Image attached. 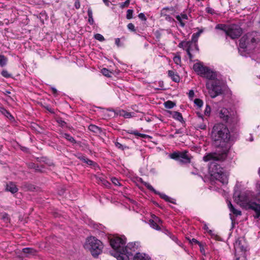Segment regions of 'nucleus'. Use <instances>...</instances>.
Segmentation results:
<instances>
[{
    "label": "nucleus",
    "instance_id": "obj_1",
    "mask_svg": "<svg viewBox=\"0 0 260 260\" xmlns=\"http://www.w3.org/2000/svg\"><path fill=\"white\" fill-rule=\"evenodd\" d=\"M109 241L113 249L111 254L117 260H129L130 257L139 250L140 247L138 242H130L125 246L126 239L124 236H110Z\"/></svg>",
    "mask_w": 260,
    "mask_h": 260
},
{
    "label": "nucleus",
    "instance_id": "obj_2",
    "mask_svg": "<svg viewBox=\"0 0 260 260\" xmlns=\"http://www.w3.org/2000/svg\"><path fill=\"white\" fill-rule=\"evenodd\" d=\"M237 187H235L233 195L234 201L242 207L253 210L255 213L254 218H258L260 216V204L254 202L253 192L250 190L240 191L237 189Z\"/></svg>",
    "mask_w": 260,
    "mask_h": 260
},
{
    "label": "nucleus",
    "instance_id": "obj_3",
    "mask_svg": "<svg viewBox=\"0 0 260 260\" xmlns=\"http://www.w3.org/2000/svg\"><path fill=\"white\" fill-rule=\"evenodd\" d=\"M201 77L207 80L206 87L211 98H214L221 94V82L216 72L207 67Z\"/></svg>",
    "mask_w": 260,
    "mask_h": 260
},
{
    "label": "nucleus",
    "instance_id": "obj_4",
    "mask_svg": "<svg viewBox=\"0 0 260 260\" xmlns=\"http://www.w3.org/2000/svg\"><path fill=\"white\" fill-rule=\"evenodd\" d=\"M211 137L214 141L219 142L220 145H221V143H224L226 147L229 146L228 143L231 141V138L229 129L224 124L222 123L215 124L212 131Z\"/></svg>",
    "mask_w": 260,
    "mask_h": 260
},
{
    "label": "nucleus",
    "instance_id": "obj_5",
    "mask_svg": "<svg viewBox=\"0 0 260 260\" xmlns=\"http://www.w3.org/2000/svg\"><path fill=\"white\" fill-rule=\"evenodd\" d=\"M256 32L247 33L240 40L239 52L242 56H246L252 52L256 44Z\"/></svg>",
    "mask_w": 260,
    "mask_h": 260
},
{
    "label": "nucleus",
    "instance_id": "obj_6",
    "mask_svg": "<svg viewBox=\"0 0 260 260\" xmlns=\"http://www.w3.org/2000/svg\"><path fill=\"white\" fill-rule=\"evenodd\" d=\"M209 172L211 178L218 181L222 184L228 182V175L223 169L216 162H211L209 167Z\"/></svg>",
    "mask_w": 260,
    "mask_h": 260
},
{
    "label": "nucleus",
    "instance_id": "obj_7",
    "mask_svg": "<svg viewBox=\"0 0 260 260\" xmlns=\"http://www.w3.org/2000/svg\"><path fill=\"white\" fill-rule=\"evenodd\" d=\"M84 247L89 250L91 254L95 257L102 252L103 245L99 240L95 237H90L86 239Z\"/></svg>",
    "mask_w": 260,
    "mask_h": 260
},
{
    "label": "nucleus",
    "instance_id": "obj_8",
    "mask_svg": "<svg viewBox=\"0 0 260 260\" xmlns=\"http://www.w3.org/2000/svg\"><path fill=\"white\" fill-rule=\"evenodd\" d=\"M203 30L202 29H200L197 32L194 33L192 35L191 41H183L179 44V47L180 48H183L186 51L187 53L190 58L192 57L191 51H193V50H198L197 43L200 36L203 32Z\"/></svg>",
    "mask_w": 260,
    "mask_h": 260
},
{
    "label": "nucleus",
    "instance_id": "obj_9",
    "mask_svg": "<svg viewBox=\"0 0 260 260\" xmlns=\"http://www.w3.org/2000/svg\"><path fill=\"white\" fill-rule=\"evenodd\" d=\"M170 157L183 164L189 163L191 158V155L186 151L174 152L170 155Z\"/></svg>",
    "mask_w": 260,
    "mask_h": 260
},
{
    "label": "nucleus",
    "instance_id": "obj_10",
    "mask_svg": "<svg viewBox=\"0 0 260 260\" xmlns=\"http://www.w3.org/2000/svg\"><path fill=\"white\" fill-rule=\"evenodd\" d=\"M242 33V29L239 25L231 24L229 25L226 35L230 37L231 39H234L240 36Z\"/></svg>",
    "mask_w": 260,
    "mask_h": 260
},
{
    "label": "nucleus",
    "instance_id": "obj_11",
    "mask_svg": "<svg viewBox=\"0 0 260 260\" xmlns=\"http://www.w3.org/2000/svg\"><path fill=\"white\" fill-rule=\"evenodd\" d=\"M226 156V150H224L223 152L221 154L216 153H209L204 156L203 160L205 161H216L223 160Z\"/></svg>",
    "mask_w": 260,
    "mask_h": 260
},
{
    "label": "nucleus",
    "instance_id": "obj_12",
    "mask_svg": "<svg viewBox=\"0 0 260 260\" xmlns=\"http://www.w3.org/2000/svg\"><path fill=\"white\" fill-rule=\"evenodd\" d=\"M143 184L150 190L153 191L155 194H158L159 197L165 200L167 202L173 203L174 204H175V200L169 197V196H167L165 193H160L158 191H157L149 183L144 182H143Z\"/></svg>",
    "mask_w": 260,
    "mask_h": 260
},
{
    "label": "nucleus",
    "instance_id": "obj_13",
    "mask_svg": "<svg viewBox=\"0 0 260 260\" xmlns=\"http://www.w3.org/2000/svg\"><path fill=\"white\" fill-rule=\"evenodd\" d=\"M247 243L243 238H239L235 243L234 248L236 251L239 250L242 252H245L247 251Z\"/></svg>",
    "mask_w": 260,
    "mask_h": 260
},
{
    "label": "nucleus",
    "instance_id": "obj_14",
    "mask_svg": "<svg viewBox=\"0 0 260 260\" xmlns=\"http://www.w3.org/2000/svg\"><path fill=\"white\" fill-rule=\"evenodd\" d=\"M227 205H228V208L231 212V213L230 214V218L232 220V221H233L235 220V219H234L233 216L232 215L231 213L233 214L236 216H237L241 215V211H240L238 209H236L233 206V205L231 203V201H227Z\"/></svg>",
    "mask_w": 260,
    "mask_h": 260
},
{
    "label": "nucleus",
    "instance_id": "obj_15",
    "mask_svg": "<svg viewBox=\"0 0 260 260\" xmlns=\"http://www.w3.org/2000/svg\"><path fill=\"white\" fill-rule=\"evenodd\" d=\"M198 115V122L200 123L197 124L198 128L201 129H205L207 127V123L208 122V119L204 118L203 115L200 113H197Z\"/></svg>",
    "mask_w": 260,
    "mask_h": 260
},
{
    "label": "nucleus",
    "instance_id": "obj_16",
    "mask_svg": "<svg viewBox=\"0 0 260 260\" xmlns=\"http://www.w3.org/2000/svg\"><path fill=\"white\" fill-rule=\"evenodd\" d=\"M219 116L223 121L228 122L230 118V114L226 108H223L219 112Z\"/></svg>",
    "mask_w": 260,
    "mask_h": 260
},
{
    "label": "nucleus",
    "instance_id": "obj_17",
    "mask_svg": "<svg viewBox=\"0 0 260 260\" xmlns=\"http://www.w3.org/2000/svg\"><path fill=\"white\" fill-rule=\"evenodd\" d=\"M207 68L200 63H196L193 66L194 71L201 76H202Z\"/></svg>",
    "mask_w": 260,
    "mask_h": 260
},
{
    "label": "nucleus",
    "instance_id": "obj_18",
    "mask_svg": "<svg viewBox=\"0 0 260 260\" xmlns=\"http://www.w3.org/2000/svg\"><path fill=\"white\" fill-rule=\"evenodd\" d=\"M177 20L179 22L180 25L181 27H184L188 19V16L186 14H181L180 15L176 16Z\"/></svg>",
    "mask_w": 260,
    "mask_h": 260
},
{
    "label": "nucleus",
    "instance_id": "obj_19",
    "mask_svg": "<svg viewBox=\"0 0 260 260\" xmlns=\"http://www.w3.org/2000/svg\"><path fill=\"white\" fill-rule=\"evenodd\" d=\"M150 257L144 253L137 252L134 255L133 260H150Z\"/></svg>",
    "mask_w": 260,
    "mask_h": 260
},
{
    "label": "nucleus",
    "instance_id": "obj_20",
    "mask_svg": "<svg viewBox=\"0 0 260 260\" xmlns=\"http://www.w3.org/2000/svg\"><path fill=\"white\" fill-rule=\"evenodd\" d=\"M168 113L172 115V117L175 119L181 122V123L184 122L182 114L177 111H168Z\"/></svg>",
    "mask_w": 260,
    "mask_h": 260
},
{
    "label": "nucleus",
    "instance_id": "obj_21",
    "mask_svg": "<svg viewBox=\"0 0 260 260\" xmlns=\"http://www.w3.org/2000/svg\"><path fill=\"white\" fill-rule=\"evenodd\" d=\"M116 113L117 115L122 116L125 118H129L134 116V113L126 112L123 110H119Z\"/></svg>",
    "mask_w": 260,
    "mask_h": 260
},
{
    "label": "nucleus",
    "instance_id": "obj_22",
    "mask_svg": "<svg viewBox=\"0 0 260 260\" xmlns=\"http://www.w3.org/2000/svg\"><path fill=\"white\" fill-rule=\"evenodd\" d=\"M7 190L10 191L11 192L14 193L17 191L18 188H17L16 185L12 182H10L7 184L6 186Z\"/></svg>",
    "mask_w": 260,
    "mask_h": 260
},
{
    "label": "nucleus",
    "instance_id": "obj_23",
    "mask_svg": "<svg viewBox=\"0 0 260 260\" xmlns=\"http://www.w3.org/2000/svg\"><path fill=\"white\" fill-rule=\"evenodd\" d=\"M168 75L174 81L176 82H178L180 80L179 76L173 71H169Z\"/></svg>",
    "mask_w": 260,
    "mask_h": 260
},
{
    "label": "nucleus",
    "instance_id": "obj_24",
    "mask_svg": "<svg viewBox=\"0 0 260 260\" xmlns=\"http://www.w3.org/2000/svg\"><path fill=\"white\" fill-rule=\"evenodd\" d=\"M228 28L229 25L223 24H218L215 26V29L223 30L225 34L227 32V30H228Z\"/></svg>",
    "mask_w": 260,
    "mask_h": 260
},
{
    "label": "nucleus",
    "instance_id": "obj_25",
    "mask_svg": "<svg viewBox=\"0 0 260 260\" xmlns=\"http://www.w3.org/2000/svg\"><path fill=\"white\" fill-rule=\"evenodd\" d=\"M149 225L152 228H153L155 230H156L158 231L160 230V228L159 225L153 219H150L149 220Z\"/></svg>",
    "mask_w": 260,
    "mask_h": 260
},
{
    "label": "nucleus",
    "instance_id": "obj_26",
    "mask_svg": "<svg viewBox=\"0 0 260 260\" xmlns=\"http://www.w3.org/2000/svg\"><path fill=\"white\" fill-rule=\"evenodd\" d=\"M251 56L253 59L255 60L257 62H260V51L257 53V51L254 50Z\"/></svg>",
    "mask_w": 260,
    "mask_h": 260
},
{
    "label": "nucleus",
    "instance_id": "obj_27",
    "mask_svg": "<svg viewBox=\"0 0 260 260\" xmlns=\"http://www.w3.org/2000/svg\"><path fill=\"white\" fill-rule=\"evenodd\" d=\"M88 16V22L90 24L92 25L94 23L93 18L92 17V11L91 9H88L87 11Z\"/></svg>",
    "mask_w": 260,
    "mask_h": 260
},
{
    "label": "nucleus",
    "instance_id": "obj_28",
    "mask_svg": "<svg viewBox=\"0 0 260 260\" xmlns=\"http://www.w3.org/2000/svg\"><path fill=\"white\" fill-rule=\"evenodd\" d=\"M164 106L167 109H172L175 106V104L171 101H168L164 103Z\"/></svg>",
    "mask_w": 260,
    "mask_h": 260
},
{
    "label": "nucleus",
    "instance_id": "obj_29",
    "mask_svg": "<svg viewBox=\"0 0 260 260\" xmlns=\"http://www.w3.org/2000/svg\"><path fill=\"white\" fill-rule=\"evenodd\" d=\"M7 62V58L3 55H0V66L1 67L5 66Z\"/></svg>",
    "mask_w": 260,
    "mask_h": 260
},
{
    "label": "nucleus",
    "instance_id": "obj_30",
    "mask_svg": "<svg viewBox=\"0 0 260 260\" xmlns=\"http://www.w3.org/2000/svg\"><path fill=\"white\" fill-rule=\"evenodd\" d=\"M194 104L199 108H201L203 105V101L200 99H196L194 100Z\"/></svg>",
    "mask_w": 260,
    "mask_h": 260
},
{
    "label": "nucleus",
    "instance_id": "obj_31",
    "mask_svg": "<svg viewBox=\"0 0 260 260\" xmlns=\"http://www.w3.org/2000/svg\"><path fill=\"white\" fill-rule=\"evenodd\" d=\"M89 129L94 133H98L100 131V128L98 126L92 124L89 126Z\"/></svg>",
    "mask_w": 260,
    "mask_h": 260
},
{
    "label": "nucleus",
    "instance_id": "obj_32",
    "mask_svg": "<svg viewBox=\"0 0 260 260\" xmlns=\"http://www.w3.org/2000/svg\"><path fill=\"white\" fill-rule=\"evenodd\" d=\"M62 137L72 143H74L75 142V139L71 136L68 134H63L62 135Z\"/></svg>",
    "mask_w": 260,
    "mask_h": 260
},
{
    "label": "nucleus",
    "instance_id": "obj_33",
    "mask_svg": "<svg viewBox=\"0 0 260 260\" xmlns=\"http://www.w3.org/2000/svg\"><path fill=\"white\" fill-rule=\"evenodd\" d=\"M211 114V108L209 105H206L204 110V115L208 117L210 116Z\"/></svg>",
    "mask_w": 260,
    "mask_h": 260
},
{
    "label": "nucleus",
    "instance_id": "obj_34",
    "mask_svg": "<svg viewBox=\"0 0 260 260\" xmlns=\"http://www.w3.org/2000/svg\"><path fill=\"white\" fill-rule=\"evenodd\" d=\"M23 253L26 254H34L35 250L30 248H25L22 249Z\"/></svg>",
    "mask_w": 260,
    "mask_h": 260
},
{
    "label": "nucleus",
    "instance_id": "obj_35",
    "mask_svg": "<svg viewBox=\"0 0 260 260\" xmlns=\"http://www.w3.org/2000/svg\"><path fill=\"white\" fill-rule=\"evenodd\" d=\"M133 10L131 9L127 10L126 12V18L127 19H131L133 18Z\"/></svg>",
    "mask_w": 260,
    "mask_h": 260
},
{
    "label": "nucleus",
    "instance_id": "obj_36",
    "mask_svg": "<svg viewBox=\"0 0 260 260\" xmlns=\"http://www.w3.org/2000/svg\"><path fill=\"white\" fill-rule=\"evenodd\" d=\"M94 38L98 40V41H100L101 42H103L105 40V38L101 34H96L94 35Z\"/></svg>",
    "mask_w": 260,
    "mask_h": 260
},
{
    "label": "nucleus",
    "instance_id": "obj_37",
    "mask_svg": "<svg viewBox=\"0 0 260 260\" xmlns=\"http://www.w3.org/2000/svg\"><path fill=\"white\" fill-rule=\"evenodd\" d=\"M130 3V0H126L124 3H122L120 4V7L121 9H123L125 7H128Z\"/></svg>",
    "mask_w": 260,
    "mask_h": 260
},
{
    "label": "nucleus",
    "instance_id": "obj_38",
    "mask_svg": "<svg viewBox=\"0 0 260 260\" xmlns=\"http://www.w3.org/2000/svg\"><path fill=\"white\" fill-rule=\"evenodd\" d=\"M173 61L176 64H180L181 63V58L179 56H175L173 58Z\"/></svg>",
    "mask_w": 260,
    "mask_h": 260
},
{
    "label": "nucleus",
    "instance_id": "obj_39",
    "mask_svg": "<svg viewBox=\"0 0 260 260\" xmlns=\"http://www.w3.org/2000/svg\"><path fill=\"white\" fill-rule=\"evenodd\" d=\"M102 73L105 76H107V77L110 76V72H109V71L108 69H107L106 68H104L102 70Z\"/></svg>",
    "mask_w": 260,
    "mask_h": 260
},
{
    "label": "nucleus",
    "instance_id": "obj_40",
    "mask_svg": "<svg viewBox=\"0 0 260 260\" xmlns=\"http://www.w3.org/2000/svg\"><path fill=\"white\" fill-rule=\"evenodd\" d=\"M152 217L153 218V219L155 220V221L157 222L159 225V224H161L162 220L160 219H159L158 217L154 215H153Z\"/></svg>",
    "mask_w": 260,
    "mask_h": 260
},
{
    "label": "nucleus",
    "instance_id": "obj_41",
    "mask_svg": "<svg viewBox=\"0 0 260 260\" xmlns=\"http://www.w3.org/2000/svg\"><path fill=\"white\" fill-rule=\"evenodd\" d=\"M1 74L5 78H9L11 77V75L6 70L2 71Z\"/></svg>",
    "mask_w": 260,
    "mask_h": 260
},
{
    "label": "nucleus",
    "instance_id": "obj_42",
    "mask_svg": "<svg viewBox=\"0 0 260 260\" xmlns=\"http://www.w3.org/2000/svg\"><path fill=\"white\" fill-rule=\"evenodd\" d=\"M127 28L129 30H130L131 31H134V32H135L136 31V29L135 28V26L132 23H129L127 24Z\"/></svg>",
    "mask_w": 260,
    "mask_h": 260
},
{
    "label": "nucleus",
    "instance_id": "obj_43",
    "mask_svg": "<svg viewBox=\"0 0 260 260\" xmlns=\"http://www.w3.org/2000/svg\"><path fill=\"white\" fill-rule=\"evenodd\" d=\"M111 180L112 182L115 185H120V183L119 182L118 180L115 177L112 178Z\"/></svg>",
    "mask_w": 260,
    "mask_h": 260
},
{
    "label": "nucleus",
    "instance_id": "obj_44",
    "mask_svg": "<svg viewBox=\"0 0 260 260\" xmlns=\"http://www.w3.org/2000/svg\"><path fill=\"white\" fill-rule=\"evenodd\" d=\"M203 229L206 231V232L208 233L210 235H212V231L209 229L208 226L206 223L204 224Z\"/></svg>",
    "mask_w": 260,
    "mask_h": 260
},
{
    "label": "nucleus",
    "instance_id": "obj_45",
    "mask_svg": "<svg viewBox=\"0 0 260 260\" xmlns=\"http://www.w3.org/2000/svg\"><path fill=\"white\" fill-rule=\"evenodd\" d=\"M188 95L190 100H192L194 96V92L193 90H190L188 93Z\"/></svg>",
    "mask_w": 260,
    "mask_h": 260
},
{
    "label": "nucleus",
    "instance_id": "obj_46",
    "mask_svg": "<svg viewBox=\"0 0 260 260\" xmlns=\"http://www.w3.org/2000/svg\"><path fill=\"white\" fill-rule=\"evenodd\" d=\"M206 12L207 13L211 14H213L215 13L214 10L212 8H211L209 7H207L206 8Z\"/></svg>",
    "mask_w": 260,
    "mask_h": 260
},
{
    "label": "nucleus",
    "instance_id": "obj_47",
    "mask_svg": "<svg viewBox=\"0 0 260 260\" xmlns=\"http://www.w3.org/2000/svg\"><path fill=\"white\" fill-rule=\"evenodd\" d=\"M139 18L142 20L145 21L146 20V17L144 13H141L138 15Z\"/></svg>",
    "mask_w": 260,
    "mask_h": 260
},
{
    "label": "nucleus",
    "instance_id": "obj_48",
    "mask_svg": "<svg viewBox=\"0 0 260 260\" xmlns=\"http://www.w3.org/2000/svg\"><path fill=\"white\" fill-rule=\"evenodd\" d=\"M115 146L116 147H117L118 148L122 149V150L124 149L123 145L122 144H121L120 143H119L118 142H116L115 143Z\"/></svg>",
    "mask_w": 260,
    "mask_h": 260
},
{
    "label": "nucleus",
    "instance_id": "obj_49",
    "mask_svg": "<svg viewBox=\"0 0 260 260\" xmlns=\"http://www.w3.org/2000/svg\"><path fill=\"white\" fill-rule=\"evenodd\" d=\"M74 6L77 9H78L80 7V3L79 0H76Z\"/></svg>",
    "mask_w": 260,
    "mask_h": 260
},
{
    "label": "nucleus",
    "instance_id": "obj_50",
    "mask_svg": "<svg viewBox=\"0 0 260 260\" xmlns=\"http://www.w3.org/2000/svg\"><path fill=\"white\" fill-rule=\"evenodd\" d=\"M183 133V131L182 129H178L176 130L175 135L180 134L182 135Z\"/></svg>",
    "mask_w": 260,
    "mask_h": 260
},
{
    "label": "nucleus",
    "instance_id": "obj_51",
    "mask_svg": "<svg viewBox=\"0 0 260 260\" xmlns=\"http://www.w3.org/2000/svg\"><path fill=\"white\" fill-rule=\"evenodd\" d=\"M84 161H85L86 164H88V165H91L92 164V163H93V161H91V160H89V159H87V158H86V159H84Z\"/></svg>",
    "mask_w": 260,
    "mask_h": 260
},
{
    "label": "nucleus",
    "instance_id": "obj_52",
    "mask_svg": "<svg viewBox=\"0 0 260 260\" xmlns=\"http://www.w3.org/2000/svg\"><path fill=\"white\" fill-rule=\"evenodd\" d=\"M0 111L2 112V113H4V112H6L7 114H8V115H10V113L8 112L7 111H6L4 108H2V107H0Z\"/></svg>",
    "mask_w": 260,
    "mask_h": 260
},
{
    "label": "nucleus",
    "instance_id": "obj_53",
    "mask_svg": "<svg viewBox=\"0 0 260 260\" xmlns=\"http://www.w3.org/2000/svg\"><path fill=\"white\" fill-rule=\"evenodd\" d=\"M120 40L119 38H116L115 39V44L119 46L120 45Z\"/></svg>",
    "mask_w": 260,
    "mask_h": 260
},
{
    "label": "nucleus",
    "instance_id": "obj_54",
    "mask_svg": "<svg viewBox=\"0 0 260 260\" xmlns=\"http://www.w3.org/2000/svg\"><path fill=\"white\" fill-rule=\"evenodd\" d=\"M103 1L106 6H109V4H110L109 0H103Z\"/></svg>",
    "mask_w": 260,
    "mask_h": 260
},
{
    "label": "nucleus",
    "instance_id": "obj_55",
    "mask_svg": "<svg viewBox=\"0 0 260 260\" xmlns=\"http://www.w3.org/2000/svg\"><path fill=\"white\" fill-rule=\"evenodd\" d=\"M58 122L60 123L62 126H63L66 124L65 122L62 120H58Z\"/></svg>",
    "mask_w": 260,
    "mask_h": 260
},
{
    "label": "nucleus",
    "instance_id": "obj_56",
    "mask_svg": "<svg viewBox=\"0 0 260 260\" xmlns=\"http://www.w3.org/2000/svg\"><path fill=\"white\" fill-rule=\"evenodd\" d=\"M133 134H134L135 135H136V136H142V135H141V134L138 133V132H133Z\"/></svg>",
    "mask_w": 260,
    "mask_h": 260
},
{
    "label": "nucleus",
    "instance_id": "obj_57",
    "mask_svg": "<svg viewBox=\"0 0 260 260\" xmlns=\"http://www.w3.org/2000/svg\"><path fill=\"white\" fill-rule=\"evenodd\" d=\"M52 91L53 92V93H56L57 90H56V89L55 88H52Z\"/></svg>",
    "mask_w": 260,
    "mask_h": 260
},
{
    "label": "nucleus",
    "instance_id": "obj_58",
    "mask_svg": "<svg viewBox=\"0 0 260 260\" xmlns=\"http://www.w3.org/2000/svg\"><path fill=\"white\" fill-rule=\"evenodd\" d=\"M249 141L252 142L253 140V137L251 135L250 136Z\"/></svg>",
    "mask_w": 260,
    "mask_h": 260
},
{
    "label": "nucleus",
    "instance_id": "obj_59",
    "mask_svg": "<svg viewBox=\"0 0 260 260\" xmlns=\"http://www.w3.org/2000/svg\"><path fill=\"white\" fill-rule=\"evenodd\" d=\"M192 241H193V242H194L195 243H198V241L195 239H192Z\"/></svg>",
    "mask_w": 260,
    "mask_h": 260
},
{
    "label": "nucleus",
    "instance_id": "obj_60",
    "mask_svg": "<svg viewBox=\"0 0 260 260\" xmlns=\"http://www.w3.org/2000/svg\"><path fill=\"white\" fill-rule=\"evenodd\" d=\"M170 137H171V138H173V137H174V135H170Z\"/></svg>",
    "mask_w": 260,
    "mask_h": 260
},
{
    "label": "nucleus",
    "instance_id": "obj_61",
    "mask_svg": "<svg viewBox=\"0 0 260 260\" xmlns=\"http://www.w3.org/2000/svg\"><path fill=\"white\" fill-rule=\"evenodd\" d=\"M236 260H240V258H239V257H237V258H236Z\"/></svg>",
    "mask_w": 260,
    "mask_h": 260
}]
</instances>
